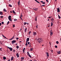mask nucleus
Returning <instances> with one entry per match:
<instances>
[{
    "label": "nucleus",
    "mask_w": 61,
    "mask_h": 61,
    "mask_svg": "<svg viewBox=\"0 0 61 61\" xmlns=\"http://www.w3.org/2000/svg\"><path fill=\"white\" fill-rule=\"evenodd\" d=\"M8 61H10V60L9 59L8 60Z\"/></svg>",
    "instance_id": "59"
},
{
    "label": "nucleus",
    "mask_w": 61,
    "mask_h": 61,
    "mask_svg": "<svg viewBox=\"0 0 61 61\" xmlns=\"http://www.w3.org/2000/svg\"><path fill=\"white\" fill-rule=\"evenodd\" d=\"M16 48L17 49H18V48H19V46H17Z\"/></svg>",
    "instance_id": "31"
},
{
    "label": "nucleus",
    "mask_w": 61,
    "mask_h": 61,
    "mask_svg": "<svg viewBox=\"0 0 61 61\" xmlns=\"http://www.w3.org/2000/svg\"><path fill=\"white\" fill-rule=\"evenodd\" d=\"M25 33H26V30H27V28H26L25 29Z\"/></svg>",
    "instance_id": "18"
},
{
    "label": "nucleus",
    "mask_w": 61,
    "mask_h": 61,
    "mask_svg": "<svg viewBox=\"0 0 61 61\" xmlns=\"http://www.w3.org/2000/svg\"><path fill=\"white\" fill-rule=\"evenodd\" d=\"M11 16L9 15L8 17V19H10L11 18Z\"/></svg>",
    "instance_id": "17"
},
{
    "label": "nucleus",
    "mask_w": 61,
    "mask_h": 61,
    "mask_svg": "<svg viewBox=\"0 0 61 61\" xmlns=\"http://www.w3.org/2000/svg\"><path fill=\"white\" fill-rule=\"evenodd\" d=\"M7 48H9V49L10 50V51H12L13 50V49H12V48H10V47H7Z\"/></svg>",
    "instance_id": "3"
},
{
    "label": "nucleus",
    "mask_w": 61,
    "mask_h": 61,
    "mask_svg": "<svg viewBox=\"0 0 61 61\" xmlns=\"http://www.w3.org/2000/svg\"><path fill=\"white\" fill-rule=\"evenodd\" d=\"M19 39V38H16V39L17 40H18V39Z\"/></svg>",
    "instance_id": "49"
},
{
    "label": "nucleus",
    "mask_w": 61,
    "mask_h": 61,
    "mask_svg": "<svg viewBox=\"0 0 61 61\" xmlns=\"http://www.w3.org/2000/svg\"><path fill=\"white\" fill-rule=\"evenodd\" d=\"M28 42V41H26V44H27Z\"/></svg>",
    "instance_id": "57"
},
{
    "label": "nucleus",
    "mask_w": 61,
    "mask_h": 61,
    "mask_svg": "<svg viewBox=\"0 0 61 61\" xmlns=\"http://www.w3.org/2000/svg\"><path fill=\"white\" fill-rule=\"evenodd\" d=\"M45 6V5H42L41 6Z\"/></svg>",
    "instance_id": "53"
},
{
    "label": "nucleus",
    "mask_w": 61,
    "mask_h": 61,
    "mask_svg": "<svg viewBox=\"0 0 61 61\" xmlns=\"http://www.w3.org/2000/svg\"><path fill=\"white\" fill-rule=\"evenodd\" d=\"M16 56H17V57H19V54H18L17 53Z\"/></svg>",
    "instance_id": "8"
},
{
    "label": "nucleus",
    "mask_w": 61,
    "mask_h": 61,
    "mask_svg": "<svg viewBox=\"0 0 61 61\" xmlns=\"http://www.w3.org/2000/svg\"><path fill=\"white\" fill-rule=\"evenodd\" d=\"M9 19V20H10L11 21V22H12V19H11V18L10 19Z\"/></svg>",
    "instance_id": "27"
},
{
    "label": "nucleus",
    "mask_w": 61,
    "mask_h": 61,
    "mask_svg": "<svg viewBox=\"0 0 61 61\" xmlns=\"http://www.w3.org/2000/svg\"><path fill=\"white\" fill-rule=\"evenodd\" d=\"M9 22V21H8V22L7 23V25H8V24H9V22Z\"/></svg>",
    "instance_id": "39"
},
{
    "label": "nucleus",
    "mask_w": 61,
    "mask_h": 61,
    "mask_svg": "<svg viewBox=\"0 0 61 61\" xmlns=\"http://www.w3.org/2000/svg\"><path fill=\"white\" fill-rule=\"evenodd\" d=\"M57 12H60V9H59V8H57Z\"/></svg>",
    "instance_id": "5"
},
{
    "label": "nucleus",
    "mask_w": 61,
    "mask_h": 61,
    "mask_svg": "<svg viewBox=\"0 0 61 61\" xmlns=\"http://www.w3.org/2000/svg\"><path fill=\"white\" fill-rule=\"evenodd\" d=\"M21 61H23V60H24V57H22L21 58Z\"/></svg>",
    "instance_id": "14"
},
{
    "label": "nucleus",
    "mask_w": 61,
    "mask_h": 61,
    "mask_svg": "<svg viewBox=\"0 0 61 61\" xmlns=\"http://www.w3.org/2000/svg\"><path fill=\"white\" fill-rule=\"evenodd\" d=\"M53 25V23L51 22V26H52Z\"/></svg>",
    "instance_id": "21"
},
{
    "label": "nucleus",
    "mask_w": 61,
    "mask_h": 61,
    "mask_svg": "<svg viewBox=\"0 0 61 61\" xmlns=\"http://www.w3.org/2000/svg\"><path fill=\"white\" fill-rule=\"evenodd\" d=\"M47 56L48 57L49 56V54L48 52H47L46 53Z\"/></svg>",
    "instance_id": "15"
},
{
    "label": "nucleus",
    "mask_w": 61,
    "mask_h": 61,
    "mask_svg": "<svg viewBox=\"0 0 61 61\" xmlns=\"http://www.w3.org/2000/svg\"><path fill=\"white\" fill-rule=\"evenodd\" d=\"M26 24H27V25H29L28 23H26Z\"/></svg>",
    "instance_id": "63"
},
{
    "label": "nucleus",
    "mask_w": 61,
    "mask_h": 61,
    "mask_svg": "<svg viewBox=\"0 0 61 61\" xmlns=\"http://www.w3.org/2000/svg\"><path fill=\"white\" fill-rule=\"evenodd\" d=\"M57 53H58V54H60L61 53V52H60V51H58L57 52Z\"/></svg>",
    "instance_id": "12"
},
{
    "label": "nucleus",
    "mask_w": 61,
    "mask_h": 61,
    "mask_svg": "<svg viewBox=\"0 0 61 61\" xmlns=\"http://www.w3.org/2000/svg\"><path fill=\"white\" fill-rule=\"evenodd\" d=\"M9 6H10V7H12V5H9Z\"/></svg>",
    "instance_id": "28"
},
{
    "label": "nucleus",
    "mask_w": 61,
    "mask_h": 61,
    "mask_svg": "<svg viewBox=\"0 0 61 61\" xmlns=\"http://www.w3.org/2000/svg\"><path fill=\"white\" fill-rule=\"evenodd\" d=\"M37 25L36 26V27L37 28Z\"/></svg>",
    "instance_id": "61"
},
{
    "label": "nucleus",
    "mask_w": 61,
    "mask_h": 61,
    "mask_svg": "<svg viewBox=\"0 0 61 61\" xmlns=\"http://www.w3.org/2000/svg\"><path fill=\"white\" fill-rule=\"evenodd\" d=\"M51 20L52 22H53L54 21V19L52 18L51 19Z\"/></svg>",
    "instance_id": "24"
},
{
    "label": "nucleus",
    "mask_w": 61,
    "mask_h": 61,
    "mask_svg": "<svg viewBox=\"0 0 61 61\" xmlns=\"http://www.w3.org/2000/svg\"><path fill=\"white\" fill-rule=\"evenodd\" d=\"M33 50V48H31L30 49V51H32Z\"/></svg>",
    "instance_id": "37"
},
{
    "label": "nucleus",
    "mask_w": 61,
    "mask_h": 61,
    "mask_svg": "<svg viewBox=\"0 0 61 61\" xmlns=\"http://www.w3.org/2000/svg\"><path fill=\"white\" fill-rule=\"evenodd\" d=\"M50 33H51V36H52L53 35V31L52 30H50Z\"/></svg>",
    "instance_id": "4"
},
{
    "label": "nucleus",
    "mask_w": 61,
    "mask_h": 61,
    "mask_svg": "<svg viewBox=\"0 0 61 61\" xmlns=\"http://www.w3.org/2000/svg\"><path fill=\"white\" fill-rule=\"evenodd\" d=\"M46 1L47 2V3H48L49 1L48 0H46Z\"/></svg>",
    "instance_id": "44"
},
{
    "label": "nucleus",
    "mask_w": 61,
    "mask_h": 61,
    "mask_svg": "<svg viewBox=\"0 0 61 61\" xmlns=\"http://www.w3.org/2000/svg\"><path fill=\"white\" fill-rule=\"evenodd\" d=\"M21 42H22L21 41H20L19 42L20 43H21Z\"/></svg>",
    "instance_id": "62"
},
{
    "label": "nucleus",
    "mask_w": 61,
    "mask_h": 61,
    "mask_svg": "<svg viewBox=\"0 0 61 61\" xmlns=\"http://www.w3.org/2000/svg\"><path fill=\"white\" fill-rule=\"evenodd\" d=\"M12 12H13V13H14L15 14H16L14 10L12 11Z\"/></svg>",
    "instance_id": "22"
},
{
    "label": "nucleus",
    "mask_w": 61,
    "mask_h": 61,
    "mask_svg": "<svg viewBox=\"0 0 61 61\" xmlns=\"http://www.w3.org/2000/svg\"><path fill=\"white\" fill-rule=\"evenodd\" d=\"M36 2H37V3H39V4H40L39 2L37 0H34Z\"/></svg>",
    "instance_id": "13"
},
{
    "label": "nucleus",
    "mask_w": 61,
    "mask_h": 61,
    "mask_svg": "<svg viewBox=\"0 0 61 61\" xmlns=\"http://www.w3.org/2000/svg\"><path fill=\"white\" fill-rule=\"evenodd\" d=\"M25 46H28V44L26 43L25 44Z\"/></svg>",
    "instance_id": "40"
},
{
    "label": "nucleus",
    "mask_w": 61,
    "mask_h": 61,
    "mask_svg": "<svg viewBox=\"0 0 61 61\" xmlns=\"http://www.w3.org/2000/svg\"><path fill=\"white\" fill-rule=\"evenodd\" d=\"M14 57H12L11 59V60H13L14 59Z\"/></svg>",
    "instance_id": "11"
},
{
    "label": "nucleus",
    "mask_w": 61,
    "mask_h": 61,
    "mask_svg": "<svg viewBox=\"0 0 61 61\" xmlns=\"http://www.w3.org/2000/svg\"><path fill=\"white\" fill-rule=\"evenodd\" d=\"M51 52H52V53H53V51L52 50L51 51Z\"/></svg>",
    "instance_id": "52"
},
{
    "label": "nucleus",
    "mask_w": 61,
    "mask_h": 61,
    "mask_svg": "<svg viewBox=\"0 0 61 61\" xmlns=\"http://www.w3.org/2000/svg\"><path fill=\"white\" fill-rule=\"evenodd\" d=\"M55 48H57V46H55Z\"/></svg>",
    "instance_id": "45"
},
{
    "label": "nucleus",
    "mask_w": 61,
    "mask_h": 61,
    "mask_svg": "<svg viewBox=\"0 0 61 61\" xmlns=\"http://www.w3.org/2000/svg\"><path fill=\"white\" fill-rule=\"evenodd\" d=\"M51 17H49L48 18H51Z\"/></svg>",
    "instance_id": "48"
},
{
    "label": "nucleus",
    "mask_w": 61,
    "mask_h": 61,
    "mask_svg": "<svg viewBox=\"0 0 61 61\" xmlns=\"http://www.w3.org/2000/svg\"><path fill=\"white\" fill-rule=\"evenodd\" d=\"M1 23L2 24V25H3V24H4V22H1Z\"/></svg>",
    "instance_id": "42"
},
{
    "label": "nucleus",
    "mask_w": 61,
    "mask_h": 61,
    "mask_svg": "<svg viewBox=\"0 0 61 61\" xmlns=\"http://www.w3.org/2000/svg\"><path fill=\"white\" fill-rule=\"evenodd\" d=\"M31 31H30L29 32V35H30V34H31Z\"/></svg>",
    "instance_id": "38"
},
{
    "label": "nucleus",
    "mask_w": 61,
    "mask_h": 61,
    "mask_svg": "<svg viewBox=\"0 0 61 61\" xmlns=\"http://www.w3.org/2000/svg\"><path fill=\"white\" fill-rule=\"evenodd\" d=\"M56 43L57 44H59V42H58V41H56Z\"/></svg>",
    "instance_id": "23"
},
{
    "label": "nucleus",
    "mask_w": 61,
    "mask_h": 61,
    "mask_svg": "<svg viewBox=\"0 0 61 61\" xmlns=\"http://www.w3.org/2000/svg\"><path fill=\"white\" fill-rule=\"evenodd\" d=\"M37 16H36V18H35V20L36 21H37Z\"/></svg>",
    "instance_id": "32"
},
{
    "label": "nucleus",
    "mask_w": 61,
    "mask_h": 61,
    "mask_svg": "<svg viewBox=\"0 0 61 61\" xmlns=\"http://www.w3.org/2000/svg\"><path fill=\"white\" fill-rule=\"evenodd\" d=\"M13 51L14 52H15V50H14Z\"/></svg>",
    "instance_id": "56"
},
{
    "label": "nucleus",
    "mask_w": 61,
    "mask_h": 61,
    "mask_svg": "<svg viewBox=\"0 0 61 61\" xmlns=\"http://www.w3.org/2000/svg\"><path fill=\"white\" fill-rule=\"evenodd\" d=\"M24 25H26V23L25 22L24 23Z\"/></svg>",
    "instance_id": "30"
},
{
    "label": "nucleus",
    "mask_w": 61,
    "mask_h": 61,
    "mask_svg": "<svg viewBox=\"0 0 61 61\" xmlns=\"http://www.w3.org/2000/svg\"><path fill=\"white\" fill-rule=\"evenodd\" d=\"M14 20L15 21H16V20H17V19H14Z\"/></svg>",
    "instance_id": "43"
},
{
    "label": "nucleus",
    "mask_w": 61,
    "mask_h": 61,
    "mask_svg": "<svg viewBox=\"0 0 61 61\" xmlns=\"http://www.w3.org/2000/svg\"><path fill=\"white\" fill-rule=\"evenodd\" d=\"M16 42V41L15 40H13L12 41V44H14V43H15Z\"/></svg>",
    "instance_id": "2"
},
{
    "label": "nucleus",
    "mask_w": 61,
    "mask_h": 61,
    "mask_svg": "<svg viewBox=\"0 0 61 61\" xmlns=\"http://www.w3.org/2000/svg\"><path fill=\"white\" fill-rule=\"evenodd\" d=\"M48 21H49V19H48Z\"/></svg>",
    "instance_id": "64"
},
{
    "label": "nucleus",
    "mask_w": 61,
    "mask_h": 61,
    "mask_svg": "<svg viewBox=\"0 0 61 61\" xmlns=\"http://www.w3.org/2000/svg\"><path fill=\"white\" fill-rule=\"evenodd\" d=\"M2 36H3V37H5V38L6 39H7V38H6V37L4 36V35H2Z\"/></svg>",
    "instance_id": "34"
},
{
    "label": "nucleus",
    "mask_w": 61,
    "mask_h": 61,
    "mask_svg": "<svg viewBox=\"0 0 61 61\" xmlns=\"http://www.w3.org/2000/svg\"><path fill=\"white\" fill-rule=\"evenodd\" d=\"M10 13H12V11H10Z\"/></svg>",
    "instance_id": "60"
},
{
    "label": "nucleus",
    "mask_w": 61,
    "mask_h": 61,
    "mask_svg": "<svg viewBox=\"0 0 61 61\" xmlns=\"http://www.w3.org/2000/svg\"><path fill=\"white\" fill-rule=\"evenodd\" d=\"M4 11V12H7V10H6L5 9H4L3 10Z\"/></svg>",
    "instance_id": "20"
},
{
    "label": "nucleus",
    "mask_w": 61,
    "mask_h": 61,
    "mask_svg": "<svg viewBox=\"0 0 61 61\" xmlns=\"http://www.w3.org/2000/svg\"><path fill=\"white\" fill-rule=\"evenodd\" d=\"M30 42H28V45H29V44H30Z\"/></svg>",
    "instance_id": "46"
},
{
    "label": "nucleus",
    "mask_w": 61,
    "mask_h": 61,
    "mask_svg": "<svg viewBox=\"0 0 61 61\" xmlns=\"http://www.w3.org/2000/svg\"><path fill=\"white\" fill-rule=\"evenodd\" d=\"M6 59V57H3V59L4 60H5V59Z\"/></svg>",
    "instance_id": "26"
},
{
    "label": "nucleus",
    "mask_w": 61,
    "mask_h": 61,
    "mask_svg": "<svg viewBox=\"0 0 61 61\" xmlns=\"http://www.w3.org/2000/svg\"><path fill=\"white\" fill-rule=\"evenodd\" d=\"M14 37H15V36H14L12 38H11L10 39H9L10 40H13V39H14Z\"/></svg>",
    "instance_id": "6"
},
{
    "label": "nucleus",
    "mask_w": 61,
    "mask_h": 61,
    "mask_svg": "<svg viewBox=\"0 0 61 61\" xmlns=\"http://www.w3.org/2000/svg\"><path fill=\"white\" fill-rule=\"evenodd\" d=\"M58 16L59 17V19H60L61 18V17H60V16H59V15H58Z\"/></svg>",
    "instance_id": "25"
},
{
    "label": "nucleus",
    "mask_w": 61,
    "mask_h": 61,
    "mask_svg": "<svg viewBox=\"0 0 61 61\" xmlns=\"http://www.w3.org/2000/svg\"><path fill=\"white\" fill-rule=\"evenodd\" d=\"M13 27H15V25H13Z\"/></svg>",
    "instance_id": "51"
},
{
    "label": "nucleus",
    "mask_w": 61,
    "mask_h": 61,
    "mask_svg": "<svg viewBox=\"0 0 61 61\" xmlns=\"http://www.w3.org/2000/svg\"><path fill=\"white\" fill-rule=\"evenodd\" d=\"M18 5H20V1H19L18 2Z\"/></svg>",
    "instance_id": "19"
},
{
    "label": "nucleus",
    "mask_w": 61,
    "mask_h": 61,
    "mask_svg": "<svg viewBox=\"0 0 61 61\" xmlns=\"http://www.w3.org/2000/svg\"><path fill=\"white\" fill-rule=\"evenodd\" d=\"M1 25V23H0V26Z\"/></svg>",
    "instance_id": "58"
},
{
    "label": "nucleus",
    "mask_w": 61,
    "mask_h": 61,
    "mask_svg": "<svg viewBox=\"0 0 61 61\" xmlns=\"http://www.w3.org/2000/svg\"><path fill=\"white\" fill-rule=\"evenodd\" d=\"M0 51H2V48H0Z\"/></svg>",
    "instance_id": "55"
},
{
    "label": "nucleus",
    "mask_w": 61,
    "mask_h": 61,
    "mask_svg": "<svg viewBox=\"0 0 61 61\" xmlns=\"http://www.w3.org/2000/svg\"><path fill=\"white\" fill-rule=\"evenodd\" d=\"M41 3H42V4L43 5H44V4H45V2H43V1H41Z\"/></svg>",
    "instance_id": "9"
},
{
    "label": "nucleus",
    "mask_w": 61,
    "mask_h": 61,
    "mask_svg": "<svg viewBox=\"0 0 61 61\" xmlns=\"http://www.w3.org/2000/svg\"><path fill=\"white\" fill-rule=\"evenodd\" d=\"M28 56H29V57H30V58H31V57H32V56H31V55H28Z\"/></svg>",
    "instance_id": "29"
},
{
    "label": "nucleus",
    "mask_w": 61,
    "mask_h": 61,
    "mask_svg": "<svg viewBox=\"0 0 61 61\" xmlns=\"http://www.w3.org/2000/svg\"><path fill=\"white\" fill-rule=\"evenodd\" d=\"M34 36H36V32H33Z\"/></svg>",
    "instance_id": "7"
},
{
    "label": "nucleus",
    "mask_w": 61,
    "mask_h": 61,
    "mask_svg": "<svg viewBox=\"0 0 61 61\" xmlns=\"http://www.w3.org/2000/svg\"><path fill=\"white\" fill-rule=\"evenodd\" d=\"M22 16H23V15H20V17H22Z\"/></svg>",
    "instance_id": "50"
},
{
    "label": "nucleus",
    "mask_w": 61,
    "mask_h": 61,
    "mask_svg": "<svg viewBox=\"0 0 61 61\" xmlns=\"http://www.w3.org/2000/svg\"><path fill=\"white\" fill-rule=\"evenodd\" d=\"M23 53H25V51H23Z\"/></svg>",
    "instance_id": "54"
},
{
    "label": "nucleus",
    "mask_w": 61,
    "mask_h": 61,
    "mask_svg": "<svg viewBox=\"0 0 61 61\" xmlns=\"http://www.w3.org/2000/svg\"><path fill=\"white\" fill-rule=\"evenodd\" d=\"M0 14L1 15H3V13L2 11H0Z\"/></svg>",
    "instance_id": "16"
},
{
    "label": "nucleus",
    "mask_w": 61,
    "mask_h": 61,
    "mask_svg": "<svg viewBox=\"0 0 61 61\" xmlns=\"http://www.w3.org/2000/svg\"><path fill=\"white\" fill-rule=\"evenodd\" d=\"M31 43H30L29 45V47H31Z\"/></svg>",
    "instance_id": "33"
},
{
    "label": "nucleus",
    "mask_w": 61,
    "mask_h": 61,
    "mask_svg": "<svg viewBox=\"0 0 61 61\" xmlns=\"http://www.w3.org/2000/svg\"><path fill=\"white\" fill-rule=\"evenodd\" d=\"M37 41L39 43H42V42H43V39L41 38H39L37 40Z\"/></svg>",
    "instance_id": "1"
},
{
    "label": "nucleus",
    "mask_w": 61,
    "mask_h": 61,
    "mask_svg": "<svg viewBox=\"0 0 61 61\" xmlns=\"http://www.w3.org/2000/svg\"><path fill=\"white\" fill-rule=\"evenodd\" d=\"M0 18H3V16H0Z\"/></svg>",
    "instance_id": "41"
},
{
    "label": "nucleus",
    "mask_w": 61,
    "mask_h": 61,
    "mask_svg": "<svg viewBox=\"0 0 61 61\" xmlns=\"http://www.w3.org/2000/svg\"><path fill=\"white\" fill-rule=\"evenodd\" d=\"M26 40V41L28 42V41H29V38H28Z\"/></svg>",
    "instance_id": "10"
},
{
    "label": "nucleus",
    "mask_w": 61,
    "mask_h": 61,
    "mask_svg": "<svg viewBox=\"0 0 61 61\" xmlns=\"http://www.w3.org/2000/svg\"><path fill=\"white\" fill-rule=\"evenodd\" d=\"M36 9H34V10H35V11H37V9H38V8H36Z\"/></svg>",
    "instance_id": "35"
},
{
    "label": "nucleus",
    "mask_w": 61,
    "mask_h": 61,
    "mask_svg": "<svg viewBox=\"0 0 61 61\" xmlns=\"http://www.w3.org/2000/svg\"><path fill=\"white\" fill-rule=\"evenodd\" d=\"M27 55H28V56L29 55H30V54H29V52H27Z\"/></svg>",
    "instance_id": "36"
},
{
    "label": "nucleus",
    "mask_w": 61,
    "mask_h": 61,
    "mask_svg": "<svg viewBox=\"0 0 61 61\" xmlns=\"http://www.w3.org/2000/svg\"><path fill=\"white\" fill-rule=\"evenodd\" d=\"M25 48H24V49L23 50V51H25Z\"/></svg>",
    "instance_id": "47"
}]
</instances>
